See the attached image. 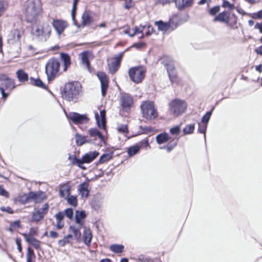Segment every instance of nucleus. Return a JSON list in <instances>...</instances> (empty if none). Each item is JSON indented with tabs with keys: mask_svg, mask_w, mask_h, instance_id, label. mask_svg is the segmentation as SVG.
I'll list each match as a JSON object with an SVG mask.
<instances>
[{
	"mask_svg": "<svg viewBox=\"0 0 262 262\" xmlns=\"http://www.w3.org/2000/svg\"><path fill=\"white\" fill-rule=\"evenodd\" d=\"M81 95V85L77 81H72L67 83L64 85L61 92L63 99L73 103L77 102Z\"/></svg>",
	"mask_w": 262,
	"mask_h": 262,
	"instance_id": "1",
	"label": "nucleus"
},
{
	"mask_svg": "<svg viewBox=\"0 0 262 262\" xmlns=\"http://www.w3.org/2000/svg\"><path fill=\"white\" fill-rule=\"evenodd\" d=\"M41 7L39 2L31 1L29 2L26 8L25 17L27 23L36 24L40 13Z\"/></svg>",
	"mask_w": 262,
	"mask_h": 262,
	"instance_id": "2",
	"label": "nucleus"
},
{
	"mask_svg": "<svg viewBox=\"0 0 262 262\" xmlns=\"http://www.w3.org/2000/svg\"><path fill=\"white\" fill-rule=\"evenodd\" d=\"M60 63L55 57L50 58L45 66V72L47 76L48 81L53 80L60 70Z\"/></svg>",
	"mask_w": 262,
	"mask_h": 262,
	"instance_id": "3",
	"label": "nucleus"
},
{
	"mask_svg": "<svg viewBox=\"0 0 262 262\" xmlns=\"http://www.w3.org/2000/svg\"><path fill=\"white\" fill-rule=\"evenodd\" d=\"M143 117L147 120L155 119L158 116V112L155 108L154 103L152 101L143 102L140 105Z\"/></svg>",
	"mask_w": 262,
	"mask_h": 262,
	"instance_id": "4",
	"label": "nucleus"
},
{
	"mask_svg": "<svg viewBox=\"0 0 262 262\" xmlns=\"http://www.w3.org/2000/svg\"><path fill=\"white\" fill-rule=\"evenodd\" d=\"M99 152L96 150L89 151L82 156L81 159L74 157L73 164H75L78 167L83 170L86 169V167L83 166V164H89L93 161L98 156Z\"/></svg>",
	"mask_w": 262,
	"mask_h": 262,
	"instance_id": "5",
	"label": "nucleus"
},
{
	"mask_svg": "<svg viewBox=\"0 0 262 262\" xmlns=\"http://www.w3.org/2000/svg\"><path fill=\"white\" fill-rule=\"evenodd\" d=\"M187 108L186 103L182 100L176 99L170 103V111L175 116H178L185 112Z\"/></svg>",
	"mask_w": 262,
	"mask_h": 262,
	"instance_id": "6",
	"label": "nucleus"
},
{
	"mask_svg": "<svg viewBox=\"0 0 262 262\" xmlns=\"http://www.w3.org/2000/svg\"><path fill=\"white\" fill-rule=\"evenodd\" d=\"M145 71L141 66L132 67L128 71L130 79L135 83H139L145 77Z\"/></svg>",
	"mask_w": 262,
	"mask_h": 262,
	"instance_id": "7",
	"label": "nucleus"
},
{
	"mask_svg": "<svg viewBox=\"0 0 262 262\" xmlns=\"http://www.w3.org/2000/svg\"><path fill=\"white\" fill-rule=\"evenodd\" d=\"M68 119L76 125L87 123L89 118L86 114H80L76 112H70L69 114L66 113Z\"/></svg>",
	"mask_w": 262,
	"mask_h": 262,
	"instance_id": "8",
	"label": "nucleus"
},
{
	"mask_svg": "<svg viewBox=\"0 0 262 262\" xmlns=\"http://www.w3.org/2000/svg\"><path fill=\"white\" fill-rule=\"evenodd\" d=\"M48 27L49 26H47V29H45V26L37 25L33 33L35 37L39 40L46 41L50 34V30L48 29Z\"/></svg>",
	"mask_w": 262,
	"mask_h": 262,
	"instance_id": "9",
	"label": "nucleus"
},
{
	"mask_svg": "<svg viewBox=\"0 0 262 262\" xmlns=\"http://www.w3.org/2000/svg\"><path fill=\"white\" fill-rule=\"evenodd\" d=\"M96 75L100 81L101 95L104 97L107 93L108 87V78L106 73L102 71H98L96 73Z\"/></svg>",
	"mask_w": 262,
	"mask_h": 262,
	"instance_id": "10",
	"label": "nucleus"
},
{
	"mask_svg": "<svg viewBox=\"0 0 262 262\" xmlns=\"http://www.w3.org/2000/svg\"><path fill=\"white\" fill-rule=\"evenodd\" d=\"M15 87V81L4 74H0V89H13Z\"/></svg>",
	"mask_w": 262,
	"mask_h": 262,
	"instance_id": "11",
	"label": "nucleus"
},
{
	"mask_svg": "<svg viewBox=\"0 0 262 262\" xmlns=\"http://www.w3.org/2000/svg\"><path fill=\"white\" fill-rule=\"evenodd\" d=\"M105 116L106 112L104 110L100 111V115L97 112L95 113V117L98 127L100 129H103L104 130H106Z\"/></svg>",
	"mask_w": 262,
	"mask_h": 262,
	"instance_id": "12",
	"label": "nucleus"
},
{
	"mask_svg": "<svg viewBox=\"0 0 262 262\" xmlns=\"http://www.w3.org/2000/svg\"><path fill=\"white\" fill-rule=\"evenodd\" d=\"M53 27L57 32V34H61L67 27L66 21L61 19H53L52 23Z\"/></svg>",
	"mask_w": 262,
	"mask_h": 262,
	"instance_id": "13",
	"label": "nucleus"
},
{
	"mask_svg": "<svg viewBox=\"0 0 262 262\" xmlns=\"http://www.w3.org/2000/svg\"><path fill=\"white\" fill-rule=\"evenodd\" d=\"M168 75L169 80L171 83L176 82L177 75L176 69L172 63H167L165 64Z\"/></svg>",
	"mask_w": 262,
	"mask_h": 262,
	"instance_id": "14",
	"label": "nucleus"
},
{
	"mask_svg": "<svg viewBox=\"0 0 262 262\" xmlns=\"http://www.w3.org/2000/svg\"><path fill=\"white\" fill-rule=\"evenodd\" d=\"M133 103V98L128 94H125L122 97L121 106L124 111L129 110Z\"/></svg>",
	"mask_w": 262,
	"mask_h": 262,
	"instance_id": "15",
	"label": "nucleus"
},
{
	"mask_svg": "<svg viewBox=\"0 0 262 262\" xmlns=\"http://www.w3.org/2000/svg\"><path fill=\"white\" fill-rule=\"evenodd\" d=\"M29 193L30 198L36 203H41L46 198V193L42 191H38L37 192L30 191Z\"/></svg>",
	"mask_w": 262,
	"mask_h": 262,
	"instance_id": "16",
	"label": "nucleus"
},
{
	"mask_svg": "<svg viewBox=\"0 0 262 262\" xmlns=\"http://www.w3.org/2000/svg\"><path fill=\"white\" fill-rule=\"evenodd\" d=\"M124 52H120L115 57V61L112 62V68L110 69V73L114 74L116 73L120 65Z\"/></svg>",
	"mask_w": 262,
	"mask_h": 262,
	"instance_id": "17",
	"label": "nucleus"
},
{
	"mask_svg": "<svg viewBox=\"0 0 262 262\" xmlns=\"http://www.w3.org/2000/svg\"><path fill=\"white\" fill-rule=\"evenodd\" d=\"M88 133L91 137L94 138V139L98 137L101 141L103 142L104 144L106 143L104 136L97 128H90L88 130Z\"/></svg>",
	"mask_w": 262,
	"mask_h": 262,
	"instance_id": "18",
	"label": "nucleus"
},
{
	"mask_svg": "<svg viewBox=\"0 0 262 262\" xmlns=\"http://www.w3.org/2000/svg\"><path fill=\"white\" fill-rule=\"evenodd\" d=\"M25 239L26 242L31 245L35 249L41 250L40 243L41 242L36 239L34 237H27L26 234H21Z\"/></svg>",
	"mask_w": 262,
	"mask_h": 262,
	"instance_id": "19",
	"label": "nucleus"
},
{
	"mask_svg": "<svg viewBox=\"0 0 262 262\" xmlns=\"http://www.w3.org/2000/svg\"><path fill=\"white\" fill-rule=\"evenodd\" d=\"M89 187V183L86 182H83L79 185L78 191L81 197H88L90 192Z\"/></svg>",
	"mask_w": 262,
	"mask_h": 262,
	"instance_id": "20",
	"label": "nucleus"
},
{
	"mask_svg": "<svg viewBox=\"0 0 262 262\" xmlns=\"http://www.w3.org/2000/svg\"><path fill=\"white\" fill-rule=\"evenodd\" d=\"M193 0H176V6L179 10L182 11L192 6Z\"/></svg>",
	"mask_w": 262,
	"mask_h": 262,
	"instance_id": "21",
	"label": "nucleus"
},
{
	"mask_svg": "<svg viewBox=\"0 0 262 262\" xmlns=\"http://www.w3.org/2000/svg\"><path fill=\"white\" fill-rule=\"evenodd\" d=\"M86 217V214L84 210H76L75 212V222L81 226L83 224V220Z\"/></svg>",
	"mask_w": 262,
	"mask_h": 262,
	"instance_id": "22",
	"label": "nucleus"
},
{
	"mask_svg": "<svg viewBox=\"0 0 262 262\" xmlns=\"http://www.w3.org/2000/svg\"><path fill=\"white\" fill-rule=\"evenodd\" d=\"M60 57L63 63V71H66L71 63L70 56L67 53L62 52L60 54Z\"/></svg>",
	"mask_w": 262,
	"mask_h": 262,
	"instance_id": "23",
	"label": "nucleus"
},
{
	"mask_svg": "<svg viewBox=\"0 0 262 262\" xmlns=\"http://www.w3.org/2000/svg\"><path fill=\"white\" fill-rule=\"evenodd\" d=\"M155 25L158 27L159 31L166 32L170 27V20L168 22H164L161 20L156 21Z\"/></svg>",
	"mask_w": 262,
	"mask_h": 262,
	"instance_id": "24",
	"label": "nucleus"
},
{
	"mask_svg": "<svg viewBox=\"0 0 262 262\" xmlns=\"http://www.w3.org/2000/svg\"><path fill=\"white\" fill-rule=\"evenodd\" d=\"M213 20L214 21H219L228 24L230 20V17L228 12L226 11H224L215 16Z\"/></svg>",
	"mask_w": 262,
	"mask_h": 262,
	"instance_id": "25",
	"label": "nucleus"
},
{
	"mask_svg": "<svg viewBox=\"0 0 262 262\" xmlns=\"http://www.w3.org/2000/svg\"><path fill=\"white\" fill-rule=\"evenodd\" d=\"M30 83L36 87H38L45 90H48V86L42 82V81L39 78H34L31 77L29 78Z\"/></svg>",
	"mask_w": 262,
	"mask_h": 262,
	"instance_id": "26",
	"label": "nucleus"
},
{
	"mask_svg": "<svg viewBox=\"0 0 262 262\" xmlns=\"http://www.w3.org/2000/svg\"><path fill=\"white\" fill-rule=\"evenodd\" d=\"M114 151H110L108 153L102 154L99 158V160L96 163V165L102 164L110 160L114 155Z\"/></svg>",
	"mask_w": 262,
	"mask_h": 262,
	"instance_id": "27",
	"label": "nucleus"
},
{
	"mask_svg": "<svg viewBox=\"0 0 262 262\" xmlns=\"http://www.w3.org/2000/svg\"><path fill=\"white\" fill-rule=\"evenodd\" d=\"M170 138L168 133L166 132L161 133L156 137V142L159 144L166 143L169 140Z\"/></svg>",
	"mask_w": 262,
	"mask_h": 262,
	"instance_id": "28",
	"label": "nucleus"
},
{
	"mask_svg": "<svg viewBox=\"0 0 262 262\" xmlns=\"http://www.w3.org/2000/svg\"><path fill=\"white\" fill-rule=\"evenodd\" d=\"M16 74L18 80L21 82L27 81L29 79L28 74L23 69L17 70Z\"/></svg>",
	"mask_w": 262,
	"mask_h": 262,
	"instance_id": "29",
	"label": "nucleus"
},
{
	"mask_svg": "<svg viewBox=\"0 0 262 262\" xmlns=\"http://www.w3.org/2000/svg\"><path fill=\"white\" fill-rule=\"evenodd\" d=\"M81 18L83 26L89 25L93 22V18L87 11H85L83 13Z\"/></svg>",
	"mask_w": 262,
	"mask_h": 262,
	"instance_id": "30",
	"label": "nucleus"
},
{
	"mask_svg": "<svg viewBox=\"0 0 262 262\" xmlns=\"http://www.w3.org/2000/svg\"><path fill=\"white\" fill-rule=\"evenodd\" d=\"M83 243L84 244L89 247L91 245L92 234L90 230L84 229L83 234Z\"/></svg>",
	"mask_w": 262,
	"mask_h": 262,
	"instance_id": "31",
	"label": "nucleus"
},
{
	"mask_svg": "<svg viewBox=\"0 0 262 262\" xmlns=\"http://www.w3.org/2000/svg\"><path fill=\"white\" fill-rule=\"evenodd\" d=\"M215 108L214 106H212L211 110L207 112L201 118V122L202 124H205L208 125V123L209 121L210 117L212 114V112Z\"/></svg>",
	"mask_w": 262,
	"mask_h": 262,
	"instance_id": "32",
	"label": "nucleus"
},
{
	"mask_svg": "<svg viewBox=\"0 0 262 262\" xmlns=\"http://www.w3.org/2000/svg\"><path fill=\"white\" fill-rule=\"evenodd\" d=\"M110 249L115 253L119 254L123 252L124 246L121 244H112L110 246Z\"/></svg>",
	"mask_w": 262,
	"mask_h": 262,
	"instance_id": "33",
	"label": "nucleus"
},
{
	"mask_svg": "<svg viewBox=\"0 0 262 262\" xmlns=\"http://www.w3.org/2000/svg\"><path fill=\"white\" fill-rule=\"evenodd\" d=\"M27 262H35V255L33 249L28 247L26 254Z\"/></svg>",
	"mask_w": 262,
	"mask_h": 262,
	"instance_id": "34",
	"label": "nucleus"
},
{
	"mask_svg": "<svg viewBox=\"0 0 262 262\" xmlns=\"http://www.w3.org/2000/svg\"><path fill=\"white\" fill-rule=\"evenodd\" d=\"M189 15L186 14L184 18L180 19L179 22H174V21L170 20V27L172 30L176 29L180 24L187 21L188 20Z\"/></svg>",
	"mask_w": 262,
	"mask_h": 262,
	"instance_id": "35",
	"label": "nucleus"
},
{
	"mask_svg": "<svg viewBox=\"0 0 262 262\" xmlns=\"http://www.w3.org/2000/svg\"><path fill=\"white\" fill-rule=\"evenodd\" d=\"M189 15L186 14L184 18L180 19L179 22H174V21L170 20V27L172 30L176 29L180 24L187 21L188 20Z\"/></svg>",
	"mask_w": 262,
	"mask_h": 262,
	"instance_id": "36",
	"label": "nucleus"
},
{
	"mask_svg": "<svg viewBox=\"0 0 262 262\" xmlns=\"http://www.w3.org/2000/svg\"><path fill=\"white\" fill-rule=\"evenodd\" d=\"M189 15L186 14L184 18L180 19L179 22H174V21L170 20V27L172 30L176 29L180 24L187 21L188 20Z\"/></svg>",
	"mask_w": 262,
	"mask_h": 262,
	"instance_id": "37",
	"label": "nucleus"
},
{
	"mask_svg": "<svg viewBox=\"0 0 262 262\" xmlns=\"http://www.w3.org/2000/svg\"><path fill=\"white\" fill-rule=\"evenodd\" d=\"M81 62L85 66H88L90 64V61L89 60V51H84L81 53Z\"/></svg>",
	"mask_w": 262,
	"mask_h": 262,
	"instance_id": "38",
	"label": "nucleus"
},
{
	"mask_svg": "<svg viewBox=\"0 0 262 262\" xmlns=\"http://www.w3.org/2000/svg\"><path fill=\"white\" fill-rule=\"evenodd\" d=\"M85 137L84 136H82L79 133H76L75 135V142L77 146H81L85 144Z\"/></svg>",
	"mask_w": 262,
	"mask_h": 262,
	"instance_id": "39",
	"label": "nucleus"
},
{
	"mask_svg": "<svg viewBox=\"0 0 262 262\" xmlns=\"http://www.w3.org/2000/svg\"><path fill=\"white\" fill-rule=\"evenodd\" d=\"M69 230L73 233V236L77 241H78L81 237V232L78 228H76L74 226H70Z\"/></svg>",
	"mask_w": 262,
	"mask_h": 262,
	"instance_id": "40",
	"label": "nucleus"
},
{
	"mask_svg": "<svg viewBox=\"0 0 262 262\" xmlns=\"http://www.w3.org/2000/svg\"><path fill=\"white\" fill-rule=\"evenodd\" d=\"M194 123L187 125L183 129L184 135H186L192 134L194 132Z\"/></svg>",
	"mask_w": 262,
	"mask_h": 262,
	"instance_id": "41",
	"label": "nucleus"
},
{
	"mask_svg": "<svg viewBox=\"0 0 262 262\" xmlns=\"http://www.w3.org/2000/svg\"><path fill=\"white\" fill-rule=\"evenodd\" d=\"M20 31L18 29H15L11 32L10 39L14 42L18 41L20 38Z\"/></svg>",
	"mask_w": 262,
	"mask_h": 262,
	"instance_id": "42",
	"label": "nucleus"
},
{
	"mask_svg": "<svg viewBox=\"0 0 262 262\" xmlns=\"http://www.w3.org/2000/svg\"><path fill=\"white\" fill-rule=\"evenodd\" d=\"M140 150L139 147L135 144L129 146L127 149V154L128 156L132 157L137 154Z\"/></svg>",
	"mask_w": 262,
	"mask_h": 262,
	"instance_id": "43",
	"label": "nucleus"
},
{
	"mask_svg": "<svg viewBox=\"0 0 262 262\" xmlns=\"http://www.w3.org/2000/svg\"><path fill=\"white\" fill-rule=\"evenodd\" d=\"M67 201L68 203L73 206V207H76L78 205L77 203V198L76 195H70L67 198H66Z\"/></svg>",
	"mask_w": 262,
	"mask_h": 262,
	"instance_id": "44",
	"label": "nucleus"
},
{
	"mask_svg": "<svg viewBox=\"0 0 262 262\" xmlns=\"http://www.w3.org/2000/svg\"><path fill=\"white\" fill-rule=\"evenodd\" d=\"M43 217L44 216L38 210L32 213V220L33 221L39 222Z\"/></svg>",
	"mask_w": 262,
	"mask_h": 262,
	"instance_id": "45",
	"label": "nucleus"
},
{
	"mask_svg": "<svg viewBox=\"0 0 262 262\" xmlns=\"http://www.w3.org/2000/svg\"><path fill=\"white\" fill-rule=\"evenodd\" d=\"M151 128L150 126H139V130L138 131L137 135L141 134H146L151 130Z\"/></svg>",
	"mask_w": 262,
	"mask_h": 262,
	"instance_id": "46",
	"label": "nucleus"
},
{
	"mask_svg": "<svg viewBox=\"0 0 262 262\" xmlns=\"http://www.w3.org/2000/svg\"><path fill=\"white\" fill-rule=\"evenodd\" d=\"M136 146L139 147V149L140 150L141 148L146 147L149 146V141L148 138H145L142 140L140 141L138 143L135 144Z\"/></svg>",
	"mask_w": 262,
	"mask_h": 262,
	"instance_id": "47",
	"label": "nucleus"
},
{
	"mask_svg": "<svg viewBox=\"0 0 262 262\" xmlns=\"http://www.w3.org/2000/svg\"><path fill=\"white\" fill-rule=\"evenodd\" d=\"M199 128L198 132L200 133L204 134V139L206 141V132L207 128V125L205 124H201L200 123H198Z\"/></svg>",
	"mask_w": 262,
	"mask_h": 262,
	"instance_id": "48",
	"label": "nucleus"
},
{
	"mask_svg": "<svg viewBox=\"0 0 262 262\" xmlns=\"http://www.w3.org/2000/svg\"><path fill=\"white\" fill-rule=\"evenodd\" d=\"M23 234H26L27 237H34V236L37 235L38 234V228L36 227H31L28 233H23Z\"/></svg>",
	"mask_w": 262,
	"mask_h": 262,
	"instance_id": "49",
	"label": "nucleus"
},
{
	"mask_svg": "<svg viewBox=\"0 0 262 262\" xmlns=\"http://www.w3.org/2000/svg\"><path fill=\"white\" fill-rule=\"evenodd\" d=\"M64 216H66L70 220L73 218V210L72 208H68L64 210L63 212Z\"/></svg>",
	"mask_w": 262,
	"mask_h": 262,
	"instance_id": "50",
	"label": "nucleus"
},
{
	"mask_svg": "<svg viewBox=\"0 0 262 262\" xmlns=\"http://www.w3.org/2000/svg\"><path fill=\"white\" fill-rule=\"evenodd\" d=\"M181 131L180 125H176L170 129V133L173 135H178Z\"/></svg>",
	"mask_w": 262,
	"mask_h": 262,
	"instance_id": "51",
	"label": "nucleus"
},
{
	"mask_svg": "<svg viewBox=\"0 0 262 262\" xmlns=\"http://www.w3.org/2000/svg\"><path fill=\"white\" fill-rule=\"evenodd\" d=\"M49 208V205L48 203H46L43 205V206L40 208V209L38 210L40 212V213L43 216L47 213L48 210Z\"/></svg>",
	"mask_w": 262,
	"mask_h": 262,
	"instance_id": "52",
	"label": "nucleus"
},
{
	"mask_svg": "<svg viewBox=\"0 0 262 262\" xmlns=\"http://www.w3.org/2000/svg\"><path fill=\"white\" fill-rule=\"evenodd\" d=\"M220 10V6H215L213 7L209 10V13L210 15L214 16Z\"/></svg>",
	"mask_w": 262,
	"mask_h": 262,
	"instance_id": "53",
	"label": "nucleus"
},
{
	"mask_svg": "<svg viewBox=\"0 0 262 262\" xmlns=\"http://www.w3.org/2000/svg\"><path fill=\"white\" fill-rule=\"evenodd\" d=\"M222 7H224V8H226V7H228V9L230 10H233V9L235 8V6H234L233 4H232L231 3H230L227 0H223V4H222Z\"/></svg>",
	"mask_w": 262,
	"mask_h": 262,
	"instance_id": "54",
	"label": "nucleus"
},
{
	"mask_svg": "<svg viewBox=\"0 0 262 262\" xmlns=\"http://www.w3.org/2000/svg\"><path fill=\"white\" fill-rule=\"evenodd\" d=\"M118 130L119 132L121 133H128V130L127 125L121 124L118 128Z\"/></svg>",
	"mask_w": 262,
	"mask_h": 262,
	"instance_id": "55",
	"label": "nucleus"
},
{
	"mask_svg": "<svg viewBox=\"0 0 262 262\" xmlns=\"http://www.w3.org/2000/svg\"><path fill=\"white\" fill-rule=\"evenodd\" d=\"M251 17L253 19H262V9L251 14Z\"/></svg>",
	"mask_w": 262,
	"mask_h": 262,
	"instance_id": "56",
	"label": "nucleus"
},
{
	"mask_svg": "<svg viewBox=\"0 0 262 262\" xmlns=\"http://www.w3.org/2000/svg\"><path fill=\"white\" fill-rule=\"evenodd\" d=\"M69 243L70 241L67 238H65V237L64 236L63 239L58 241V244L60 247H63Z\"/></svg>",
	"mask_w": 262,
	"mask_h": 262,
	"instance_id": "57",
	"label": "nucleus"
},
{
	"mask_svg": "<svg viewBox=\"0 0 262 262\" xmlns=\"http://www.w3.org/2000/svg\"><path fill=\"white\" fill-rule=\"evenodd\" d=\"M0 195L6 198L9 196V192L3 187L2 185H0Z\"/></svg>",
	"mask_w": 262,
	"mask_h": 262,
	"instance_id": "58",
	"label": "nucleus"
},
{
	"mask_svg": "<svg viewBox=\"0 0 262 262\" xmlns=\"http://www.w3.org/2000/svg\"><path fill=\"white\" fill-rule=\"evenodd\" d=\"M10 225L11 227L14 228H19L21 227L20 221L19 220L11 222Z\"/></svg>",
	"mask_w": 262,
	"mask_h": 262,
	"instance_id": "59",
	"label": "nucleus"
},
{
	"mask_svg": "<svg viewBox=\"0 0 262 262\" xmlns=\"http://www.w3.org/2000/svg\"><path fill=\"white\" fill-rule=\"evenodd\" d=\"M64 217V213L62 211H59L55 215L56 220L63 221Z\"/></svg>",
	"mask_w": 262,
	"mask_h": 262,
	"instance_id": "60",
	"label": "nucleus"
},
{
	"mask_svg": "<svg viewBox=\"0 0 262 262\" xmlns=\"http://www.w3.org/2000/svg\"><path fill=\"white\" fill-rule=\"evenodd\" d=\"M145 46V43L144 42H140L134 43L130 47H134L137 49H140Z\"/></svg>",
	"mask_w": 262,
	"mask_h": 262,
	"instance_id": "61",
	"label": "nucleus"
},
{
	"mask_svg": "<svg viewBox=\"0 0 262 262\" xmlns=\"http://www.w3.org/2000/svg\"><path fill=\"white\" fill-rule=\"evenodd\" d=\"M134 33L132 34H129V36L131 37H134L136 34L138 33L142 34L143 30H140L138 27L136 26L134 29Z\"/></svg>",
	"mask_w": 262,
	"mask_h": 262,
	"instance_id": "62",
	"label": "nucleus"
},
{
	"mask_svg": "<svg viewBox=\"0 0 262 262\" xmlns=\"http://www.w3.org/2000/svg\"><path fill=\"white\" fill-rule=\"evenodd\" d=\"M123 7L125 9L129 10L132 7V1H126L123 5Z\"/></svg>",
	"mask_w": 262,
	"mask_h": 262,
	"instance_id": "63",
	"label": "nucleus"
},
{
	"mask_svg": "<svg viewBox=\"0 0 262 262\" xmlns=\"http://www.w3.org/2000/svg\"><path fill=\"white\" fill-rule=\"evenodd\" d=\"M5 89H4L3 88H2L0 89L1 93L2 96V98L4 101H5L7 99V98H8V97L9 96V95L10 94L9 93H6L5 92Z\"/></svg>",
	"mask_w": 262,
	"mask_h": 262,
	"instance_id": "64",
	"label": "nucleus"
}]
</instances>
